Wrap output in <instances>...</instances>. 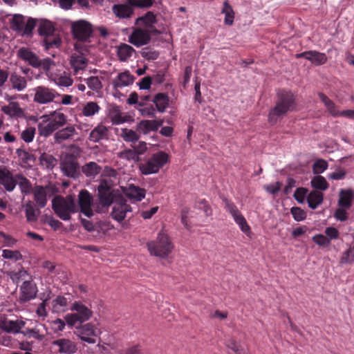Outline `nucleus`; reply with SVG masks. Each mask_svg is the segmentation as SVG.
Listing matches in <instances>:
<instances>
[{
    "label": "nucleus",
    "instance_id": "7",
    "mask_svg": "<svg viewBox=\"0 0 354 354\" xmlns=\"http://www.w3.org/2000/svg\"><path fill=\"white\" fill-rule=\"evenodd\" d=\"M72 32L74 37L77 40L86 41L91 36L93 29L91 24L80 20L72 24Z\"/></svg>",
    "mask_w": 354,
    "mask_h": 354
},
{
    "label": "nucleus",
    "instance_id": "16",
    "mask_svg": "<svg viewBox=\"0 0 354 354\" xmlns=\"http://www.w3.org/2000/svg\"><path fill=\"white\" fill-rule=\"evenodd\" d=\"M133 6L128 3V0L124 3L114 4L112 6L113 13L119 19H128L133 14Z\"/></svg>",
    "mask_w": 354,
    "mask_h": 354
},
{
    "label": "nucleus",
    "instance_id": "25",
    "mask_svg": "<svg viewBox=\"0 0 354 354\" xmlns=\"http://www.w3.org/2000/svg\"><path fill=\"white\" fill-rule=\"evenodd\" d=\"M124 194L131 199H133L136 201H140L145 197L146 190L138 186L130 185L125 189Z\"/></svg>",
    "mask_w": 354,
    "mask_h": 354
},
{
    "label": "nucleus",
    "instance_id": "57",
    "mask_svg": "<svg viewBox=\"0 0 354 354\" xmlns=\"http://www.w3.org/2000/svg\"><path fill=\"white\" fill-rule=\"evenodd\" d=\"M141 55L147 60H156L159 57V53L149 48H144L141 50Z\"/></svg>",
    "mask_w": 354,
    "mask_h": 354
},
{
    "label": "nucleus",
    "instance_id": "55",
    "mask_svg": "<svg viewBox=\"0 0 354 354\" xmlns=\"http://www.w3.org/2000/svg\"><path fill=\"white\" fill-rule=\"evenodd\" d=\"M53 306L56 311L62 310L68 306V299L64 296H57L53 299Z\"/></svg>",
    "mask_w": 354,
    "mask_h": 354
},
{
    "label": "nucleus",
    "instance_id": "19",
    "mask_svg": "<svg viewBox=\"0 0 354 354\" xmlns=\"http://www.w3.org/2000/svg\"><path fill=\"white\" fill-rule=\"evenodd\" d=\"M135 77L129 71L120 73L117 77L113 80L112 84L114 88H122L132 84Z\"/></svg>",
    "mask_w": 354,
    "mask_h": 354
},
{
    "label": "nucleus",
    "instance_id": "4",
    "mask_svg": "<svg viewBox=\"0 0 354 354\" xmlns=\"http://www.w3.org/2000/svg\"><path fill=\"white\" fill-rule=\"evenodd\" d=\"M52 208L57 216L63 221H69L71 214L76 212V205L72 196L66 198L55 196L52 201Z\"/></svg>",
    "mask_w": 354,
    "mask_h": 354
},
{
    "label": "nucleus",
    "instance_id": "45",
    "mask_svg": "<svg viewBox=\"0 0 354 354\" xmlns=\"http://www.w3.org/2000/svg\"><path fill=\"white\" fill-rule=\"evenodd\" d=\"M17 157L22 161L23 163L28 164L31 162H34L36 157L34 154L26 151L24 149H17L16 150Z\"/></svg>",
    "mask_w": 354,
    "mask_h": 354
},
{
    "label": "nucleus",
    "instance_id": "61",
    "mask_svg": "<svg viewBox=\"0 0 354 354\" xmlns=\"http://www.w3.org/2000/svg\"><path fill=\"white\" fill-rule=\"evenodd\" d=\"M2 257L8 259L20 260L22 259V255L18 250H3Z\"/></svg>",
    "mask_w": 354,
    "mask_h": 354
},
{
    "label": "nucleus",
    "instance_id": "9",
    "mask_svg": "<svg viewBox=\"0 0 354 354\" xmlns=\"http://www.w3.org/2000/svg\"><path fill=\"white\" fill-rule=\"evenodd\" d=\"M93 196L86 189H82L78 195V205L80 211L85 216L91 218L93 216V211L91 208Z\"/></svg>",
    "mask_w": 354,
    "mask_h": 354
},
{
    "label": "nucleus",
    "instance_id": "47",
    "mask_svg": "<svg viewBox=\"0 0 354 354\" xmlns=\"http://www.w3.org/2000/svg\"><path fill=\"white\" fill-rule=\"evenodd\" d=\"M17 178L19 180V185L22 193L28 194L32 192L33 187L28 178L20 174Z\"/></svg>",
    "mask_w": 354,
    "mask_h": 354
},
{
    "label": "nucleus",
    "instance_id": "29",
    "mask_svg": "<svg viewBox=\"0 0 354 354\" xmlns=\"http://www.w3.org/2000/svg\"><path fill=\"white\" fill-rule=\"evenodd\" d=\"M306 199L308 207L315 209L323 202L324 194L320 191L313 190L308 194Z\"/></svg>",
    "mask_w": 354,
    "mask_h": 354
},
{
    "label": "nucleus",
    "instance_id": "6",
    "mask_svg": "<svg viewBox=\"0 0 354 354\" xmlns=\"http://www.w3.org/2000/svg\"><path fill=\"white\" fill-rule=\"evenodd\" d=\"M61 95L55 90L46 86H39L35 88L34 101L39 104H47L51 102H58L57 98Z\"/></svg>",
    "mask_w": 354,
    "mask_h": 354
},
{
    "label": "nucleus",
    "instance_id": "34",
    "mask_svg": "<svg viewBox=\"0 0 354 354\" xmlns=\"http://www.w3.org/2000/svg\"><path fill=\"white\" fill-rule=\"evenodd\" d=\"M157 22L156 17L152 12H147L144 16L139 17L136 20V25H144L146 28H151Z\"/></svg>",
    "mask_w": 354,
    "mask_h": 354
},
{
    "label": "nucleus",
    "instance_id": "63",
    "mask_svg": "<svg viewBox=\"0 0 354 354\" xmlns=\"http://www.w3.org/2000/svg\"><path fill=\"white\" fill-rule=\"evenodd\" d=\"M308 193V189L304 187H299L297 188L294 193L295 199L299 203H303L304 202L305 198L306 197V194Z\"/></svg>",
    "mask_w": 354,
    "mask_h": 354
},
{
    "label": "nucleus",
    "instance_id": "28",
    "mask_svg": "<svg viewBox=\"0 0 354 354\" xmlns=\"http://www.w3.org/2000/svg\"><path fill=\"white\" fill-rule=\"evenodd\" d=\"M116 49L117 55L121 62L127 61L136 52L132 46L127 44H120Z\"/></svg>",
    "mask_w": 354,
    "mask_h": 354
},
{
    "label": "nucleus",
    "instance_id": "43",
    "mask_svg": "<svg viewBox=\"0 0 354 354\" xmlns=\"http://www.w3.org/2000/svg\"><path fill=\"white\" fill-rule=\"evenodd\" d=\"M40 164L47 169H53L57 163V160L51 154L43 153L39 158Z\"/></svg>",
    "mask_w": 354,
    "mask_h": 354
},
{
    "label": "nucleus",
    "instance_id": "40",
    "mask_svg": "<svg viewBox=\"0 0 354 354\" xmlns=\"http://www.w3.org/2000/svg\"><path fill=\"white\" fill-rule=\"evenodd\" d=\"M310 184L312 187L317 191H325L329 187V184L326 178L320 175L313 177L310 181Z\"/></svg>",
    "mask_w": 354,
    "mask_h": 354
},
{
    "label": "nucleus",
    "instance_id": "27",
    "mask_svg": "<svg viewBox=\"0 0 354 354\" xmlns=\"http://www.w3.org/2000/svg\"><path fill=\"white\" fill-rule=\"evenodd\" d=\"M107 136L108 129L102 124H99L91 131L88 139L93 142H98L101 140L107 138Z\"/></svg>",
    "mask_w": 354,
    "mask_h": 354
},
{
    "label": "nucleus",
    "instance_id": "15",
    "mask_svg": "<svg viewBox=\"0 0 354 354\" xmlns=\"http://www.w3.org/2000/svg\"><path fill=\"white\" fill-rule=\"evenodd\" d=\"M131 211V207L126 203V201L121 198L115 203L111 212L112 218L118 221H123L127 212Z\"/></svg>",
    "mask_w": 354,
    "mask_h": 354
},
{
    "label": "nucleus",
    "instance_id": "24",
    "mask_svg": "<svg viewBox=\"0 0 354 354\" xmlns=\"http://www.w3.org/2000/svg\"><path fill=\"white\" fill-rule=\"evenodd\" d=\"M23 207L24 209L27 222H36L40 214V210L38 208H36L33 203L30 201H27L24 205H23Z\"/></svg>",
    "mask_w": 354,
    "mask_h": 354
},
{
    "label": "nucleus",
    "instance_id": "36",
    "mask_svg": "<svg viewBox=\"0 0 354 354\" xmlns=\"http://www.w3.org/2000/svg\"><path fill=\"white\" fill-rule=\"evenodd\" d=\"M37 128L39 135L44 138L48 137L57 129L50 121L48 122L45 121L39 122Z\"/></svg>",
    "mask_w": 354,
    "mask_h": 354
},
{
    "label": "nucleus",
    "instance_id": "10",
    "mask_svg": "<svg viewBox=\"0 0 354 354\" xmlns=\"http://www.w3.org/2000/svg\"><path fill=\"white\" fill-rule=\"evenodd\" d=\"M37 287L32 279L24 281L20 287V303H26L35 299L37 296Z\"/></svg>",
    "mask_w": 354,
    "mask_h": 354
},
{
    "label": "nucleus",
    "instance_id": "5",
    "mask_svg": "<svg viewBox=\"0 0 354 354\" xmlns=\"http://www.w3.org/2000/svg\"><path fill=\"white\" fill-rule=\"evenodd\" d=\"M169 160V155L162 151L153 153L150 158L139 166L142 174L149 175L156 174Z\"/></svg>",
    "mask_w": 354,
    "mask_h": 354
},
{
    "label": "nucleus",
    "instance_id": "8",
    "mask_svg": "<svg viewBox=\"0 0 354 354\" xmlns=\"http://www.w3.org/2000/svg\"><path fill=\"white\" fill-rule=\"evenodd\" d=\"M97 192L99 201L102 207H109L113 203L115 198L113 190L106 180L100 182L97 187Z\"/></svg>",
    "mask_w": 354,
    "mask_h": 354
},
{
    "label": "nucleus",
    "instance_id": "48",
    "mask_svg": "<svg viewBox=\"0 0 354 354\" xmlns=\"http://www.w3.org/2000/svg\"><path fill=\"white\" fill-rule=\"evenodd\" d=\"M50 115L53 117L50 122L55 124V127H56L57 129L66 123V116L63 113L54 111Z\"/></svg>",
    "mask_w": 354,
    "mask_h": 354
},
{
    "label": "nucleus",
    "instance_id": "41",
    "mask_svg": "<svg viewBox=\"0 0 354 354\" xmlns=\"http://www.w3.org/2000/svg\"><path fill=\"white\" fill-rule=\"evenodd\" d=\"M10 82L12 87L19 91H23L27 86L26 78L17 73H14L11 75Z\"/></svg>",
    "mask_w": 354,
    "mask_h": 354
},
{
    "label": "nucleus",
    "instance_id": "18",
    "mask_svg": "<svg viewBox=\"0 0 354 354\" xmlns=\"http://www.w3.org/2000/svg\"><path fill=\"white\" fill-rule=\"evenodd\" d=\"M297 57H304L317 66L324 64L327 62L326 54L316 50H309L297 54Z\"/></svg>",
    "mask_w": 354,
    "mask_h": 354
},
{
    "label": "nucleus",
    "instance_id": "17",
    "mask_svg": "<svg viewBox=\"0 0 354 354\" xmlns=\"http://www.w3.org/2000/svg\"><path fill=\"white\" fill-rule=\"evenodd\" d=\"M48 189L49 187L48 186L44 187L36 185L32 189L34 201L36 205L40 208H44L47 205V189Z\"/></svg>",
    "mask_w": 354,
    "mask_h": 354
},
{
    "label": "nucleus",
    "instance_id": "2",
    "mask_svg": "<svg viewBox=\"0 0 354 354\" xmlns=\"http://www.w3.org/2000/svg\"><path fill=\"white\" fill-rule=\"evenodd\" d=\"M71 310L73 313L67 314L64 319L70 327H78L84 322L88 321L93 315L92 310L80 301L72 304Z\"/></svg>",
    "mask_w": 354,
    "mask_h": 354
},
{
    "label": "nucleus",
    "instance_id": "54",
    "mask_svg": "<svg viewBox=\"0 0 354 354\" xmlns=\"http://www.w3.org/2000/svg\"><path fill=\"white\" fill-rule=\"evenodd\" d=\"M328 162L324 159H318L315 162L313 166V173L319 174L323 173L328 168Z\"/></svg>",
    "mask_w": 354,
    "mask_h": 354
},
{
    "label": "nucleus",
    "instance_id": "62",
    "mask_svg": "<svg viewBox=\"0 0 354 354\" xmlns=\"http://www.w3.org/2000/svg\"><path fill=\"white\" fill-rule=\"evenodd\" d=\"M227 347L232 350L235 354H247L245 351L240 344H238L234 339H231L227 344Z\"/></svg>",
    "mask_w": 354,
    "mask_h": 354
},
{
    "label": "nucleus",
    "instance_id": "38",
    "mask_svg": "<svg viewBox=\"0 0 354 354\" xmlns=\"http://www.w3.org/2000/svg\"><path fill=\"white\" fill-rule=\"evenodd\" d=\"M82 170L87 177H95L100 173L102 168L96 162H89L82 167Z\"/></svg>",
    "mask_w": 354,
    "mask_h": 354
},
{
    "label": "nucleus",
    "instance_id": "12",
    "mask_svg": "<svg viewBox=\"0 0 354 354\" xmlns=\"http://www.w3.org/2000/svg\"><path fill=\"white\" fill-rule=\"evenodd\" d=\"M77 329V334L80 339L89 344L95 343V339L93 337L96 336L97 328L91 323L84 325H80L78 327H75Z\"/></svg>",
    "mask_w": 354,
    "mask_h": 354
},
{
    "label": "nucleus",
    "instance_id": "3",
    "mask_svg": "<svg viewBox=\"0 0 354 354\" xmlns=\"http://www.w3.org/2000/svg\"><path fill=\"white\" fill-rule=\"evenodd\" d=\"M147 247L151 255L166 258L173 250L174 245L169 236L162 232L154 241L147 242Z\"/></svg>",
    "mask_w": 354,
    "mask_h": 354
},
{
    "label": "nucleus",
    "instance_id": "59",
    "mask_svg": "<svg viewBox=\"0 0 354 354\" xmlns=\"http://www.w3.org/2000/svg\"><path fill=\"white\" fill-rule=\"evenodd\" d=\"M153 0H128V3L133 8H150L153 6Z\"/></svg>",
    "mask_w": 354,
    "mask_h": 354
},
{
    "label": "nucleus",
    "instance_id": "11",
    "mask_svg": "<svg viewBox=\"0 0 354 354\" xmlns=\"http://www.w3.org/2000/svg\"><path fill=\"white\" fill-rule=\"evenodd\" d=\"M129 41L137 47L146 45L151 41L150 32L140 28H135L129 37Z\"/></svg>",
    "mask_w": 354,
    "mask_h": 354
},
{
    "label": "nucleus",
    "instance_id": "50",
    "mask_svg": "<svg viewBox=\"0 0 354 354\" xmlns=\"http://www.w3.org/2000/svg\"><path fill=\"white\" fill-rule=\"evenodd\" d=\"M28 277V273L23 268L17 272H12L10 273V279L16 284H18L21 280L26 281Z\"/></svg>",
    "mask_w": 354,
    "mask_h": 354
},
{
    "label": "nucleus",
    "instance_id": "52",
    "mask_svg": "<svg viewBox=\"0 0 354 354\" xmlns=\"http://www.w3.org/2000/svg\"><path fill=\"white\" fill-rule=\"evenodd\" d=\"M55 83L61 86H70L73 84V80L68 75H60L53 78Z\"/></svg>",
    "mask_w": 354,
    "mask_h": 354
},
{
    "label": "nucleus",
    "instance_id": "20",
    "mask_svg": "<svg viewBox=\"0 0 354 354\" xmlns=\"http://www.w3.org/2000/svg\"><path fill=\"white\" fill-rule=\"evenodd\" d=\"M17 56L22 60L26 62L34 68H39V57L35 53L26 48H21L17 52Z\"/></svg>",
    "mask_w": 354,
    "mask_h": 354
},
{
    "label": "nucleus",
    "instance_id": "37",
    "mask_svg": "<svg viewBox=\"0 0 354 354\" xmlns=\"http://www.w3.org/2000/svg\"><path fill=\"white\" fill-rule=\"evenodd\" d=\"M88 60L82 55H73L71 58V64L75 72L83 70L87 66Z\"/></svg>",
    "mask_w": 354,
    "mask_h": 354
},
{
    "label": "nucleus",
    "instance_id": "30",
    "mask_svg": "<svg viewBox=\"0 0 354 354\" xmlns=\"http://www.w3.org/2000/svg\"><path fill=\"white\" fill-rule=\"evenodd\" d=\"M76 133V130L73 126H68L57 131L54 135L55 142L61 143L62 141L71 138Z\"/></svg>",
    "mask_w": 354,
    "mask_h": 354
},
{
    "label": "nucleus",
    "instance_id": "51",
    "mask_svg": "<svg viewBox=\"0 0 354 354\" xmlns=\"http://www.w3.org/2000/svg\"><path fill=\"white\" fill-rule=\"evenodd\" d=\"M88 86L93 91H99L102 88V84L98 77L91 76L85 79Z\"/></svg>",
    "mask_w": 354,
    "mask_h": 354
},
{
    "label": "nucleus",
    "instance_id": "22",
    "mask_svg": "<svg viewBox=\"0 0 354 354\" xmlns=\"http://www.w3.org/2000/svg\"><path fill=\"white\" fill-rule=\"evenodd\" d=\"M0 184L7 191L12 192L17 185V181L10 171L6 169H0Z\"/></svg>",
    "mask_w": 354,
    "mask_h": 354
},
{
    "label": "nucleus",
    "instance_id": "53",
    "mask_svg": "<svg viewBox=\"0 0 354 354\" xmlns=\"http://www.w3.org/2000/svg\"><path fill=\"white\" fill-rule=\"evenodd\" d=\"M119 157L121 159L127 160H133L138 161L139 160V157L138 156V153L133 149H126L124 150L119 153Z\"/></svg>",
    "mask_w": 354,
    "mask_h": 354
},
{
    "label": "nucleus",
    "instance_id": "39",
    "mask_svg": "<svg viewBox=\"0 0 354 354\" xmlns=\"http://www.w3.org/2000/svg\"><path fill=\"white\" fill-rule=\"evenodd\" d=\"M221 12L223 14L225 15V24L228 26L232 25L234 19V12L232 6L229 3L228 1H225L223 2V6Z\"/></svg>",
    "mask_w": 354,
    "mask_h": 354
},
{
    "label": "nucleus",
    "instance_id": "35",
    "mask_svg": "<svg viewBox=\"0 0 354 354\" xmlns=\"http://www.w3.org/2000/svg\"><path fill=\"white\" fill-rule=\"evenodd\" d=\"M55 31L52 22L46 19H41L39 21L38 32L41 36H50Z\"/></svg>",
    "mask_w": 354,
    "mask_h": 354
},
{
    "label": "nucleus",
    "instance_id": "60",
    "mask_svg": "<svg viewBox=\"0 0 354 354\" xmlns=\"http://www.w3.org/2000/svg\"><path fill=\"white\" fill-rule=\"evenodd\" d=\"M313 241L319 246L327 247L330 243V239H328L326 236L322 234H317L313 236Z\"/></svg>",
    "mask_w": 354,
    "mask_h": 354
},
{
    "label": "nucleus",
    "instance_id": "49",
    "mask_svg": "<svg viewBox=\"0 0 354 354\" xmlns=\"http://www.w3.org/2000/svg\"><path fill=\"white\" fill-rule=\"evenodd\" d=\"M36 133V129L33 127H28L21 133V138L26 143L31 142Z\"/></svg>",
    "mask_w": 354,
    "mask_h": 354
},
{
    "label": "nucleus",
    "instance_id": "33",
    "mask_svg": "<svg viewBox=\"0 0 354 354\" xmlns=\"http://www.w3.org/2000/svg\"><path fill=\"white\" fill-rule=\"evenodd\" d=\"M233 217L235 223L239 226L240 229L245 234H248L250 232V227L247 223L246 219L243 216L241 212L237 209L234 212L230 214Z\"/></svg>",
    "mask_w": 354,
    "mask_h": 354
},
{
    "label": "nucleus",
    "instance_id": "42",
    "mask_svg": "<svg viewBox=\"0 0 354 354\" xmlns=\"http://www.w3.org/2000/svg\"><path fill=\"white\" fill-rule=\"evenodd\" d=\"M100 110V106L95 102H87L82 108V114L86 117H92L98 113Z\"/></svg>",
    "mask_w": 354,
    "mask_h": 354
},
{
    "label": "nucleus",
    "instance_id": "44",
    "mask_svg": "<svg viewBox=\"0 0 354 354\" xmlns=\"http://www.w3.org/2000/svg\"><path fill=\"white\" fill-rule=\"evenodd\" d=\"M354 263V243L349 245L348 248L345 250L339 260L342 265L352 264Z\"/></svg>",
    "mask_w": 354,
    "mask_h": 354
},
{
    "label": "nucleus",
    "instance_id": "56",
    "mask_svg": "<svg viewBox=\"0 0 354 354\" xmlns=\"http://www.w3.org/2000/svg\"><path fill=\"white\" fill-rule=\"evenodd\" d=\"M122 136L127 142H134L139 140V136L135 131L132 129H123Z\"/></svg>",
    "mask_w": 354,
    "mask_h": 354
},
{
    "label": "nucleus",
    "instance_id": "32",
    "mask_svg": "<svg viewBox=\"0 0 354 354\" xmlns=\"http://www.w3.org/2000/svg\"><path fill=\"white\" fill-rule=\"evenodd\" d=\"M152 101L155 104L157 110L163 113L169 105V99L167 93H159L154 96Z\"/></svg>",
    "mask_w": 354,
    "mask_h": 354
},
{
    "label": "nucleus",
    "instance_id": "1",
    "mask_svg": "<svg viewBox=\"0 0 354 354\" xmlns=\"http://www.w3.org/2000/svg\"><path fill=\"white\" fill-rule=\"evenodd\" d=\"M296 97L291 91L279 89L277 92L275 106L268 113V120L270 124H276L289 111H292L296 107Z\"/></svg>",
    "mask_w": 354,
    "mask_h": 354
},
{
    "label": "nucleus",
    "instance_id": "31",
    "mask_svg": "<svg viewBox=\"0 0 354 354\" xmlns=\"http://www.w3.org/2000/svg\"><path fill=\"white\" fill-rule=\"evenodd\" d=\"M2 111L10 117L23 118L24 116V111L17 102H10L8 105L3 106Z\"/></svg>",
    "mask_w": 354,
    "mask_h": 354
},
{
    "label": "nucleus",
    "instance_id": "23",
    "mask_svg": "<svg viewBox=\"0 0 354 354\" xmlns=\"http://www.w3.org/2000/svg\"><path fill=\"white\" fill-rule=\"evenodd\" d=\"M162 120H142L138 125V129L144 134L150 131H156L162 126Z\"/></svg>",
    "mask_w": 354,
    "mask_h": 354
},
{
    "label": "nucleus",
    "instance_id": "13",
    "mask_svg": "<svg viewBox=\"0 0 354 354\" xmlns=\"http://www.w3.org/2000/svg\"><path fill=\"white\" fill-rule=\"evenodd\" d=\"M52 345L60 353L73 354L77 350L76 344L73 341L66 338L54 340Z\"/></svg>",
    "mask_w": 354,
    "mask_h": 354
},
{
    "label": "nucleus",
    "instance_id": "14",
    "mask_svg": "<svg viewBox=\"0 0 354 354\" xmlns=\"http://www.w3.org/2000/svg\"><path fill=\"white\" fill-rule=\"evenodd\" d=\"M61 167L64 174L71 178L77 177L78 164L73 156H66L61 163Z\"/></svg>",
    "mask_w": 354,
    "mask_h": 354
},
{
    "label": "nucleus",
    "instance_id": "64",
    "mask_svg": "<svg viewBox=\"0 0 354 354\" xmlns=\"http://www.w3.org/2000/svg\"><path fill=\"white\" fill-rule=\"evenodd\" d=\"M36 26V20L30 18L25 21L24 29L22 30L23 35H30Z\"/></svg>",
    "mask_w": 354,
    "mask_h": 354
},
{
    "label": "nucleus",
    "instance_id": "58",
    "mask_svg": "<svg viewBox=\"0 0 354 354\" xmlns=\"http://www.w3.org/2000/svg\"><path fill=\"white\" fill-rule=\"evenodd\" d=\"M290 212L297 221H304L306 218V212L300 207H293L290 209Z\"/></svg>",
    "mask_w": 354,
    "mask_h": 354
},
{
    "label": "nucleus",
    "instance_id": "21",
    "mask_svg": "<svg viewBox=\"0 0 354 354\" xmlns=\"http://www.w3.org/2000/svg\"><path fill=\"white\" fill-rule=\"evenodd\" d=\"M354 199V191L351 189H341L339 192L338 206L350 209Z\"/></svg>",
    "mask_w": 354,
    "mask_h": 354
},
{
    "label": "nucleus",
    "instance_id": "46",
    "mask_svg": "<svg viewBox=\"0 0 354 354\" xmlns=\"http://www.w3.org/2000/svg\"><path fill=\"white\" fill-rule=\"evenodd\" d=\"M25 21V18L22 15H15L10 22L11 28L17 32H22Z\"/></svg>",
    "mask_w": 354,
    "mask_h": 354
},
{
    "label": "nucleus",
    "instance_id": "26",
    "mask_svg": "<svg viewBox=\"0 0 354 354\" xmlns=\"http://www.w3.org/2000/svg\"><path fill=\"white\" fill-rule=\"evenodd\" d=\"M26 322L21 319L6 320L1 324V328L8 333H18L24 328Z\"/></svg>",
    "mask_w": 354,
    "mask_h": 354
}]
</instances>
